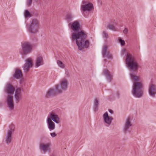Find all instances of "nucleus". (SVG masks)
Returning <instances> with one entry per match:
<instances>
[{"mask_svg":"<svg viewBox=\"0 0 156 156\" xmlns=\"http://www.w3.org/2000/svg\"><path fill=\"white\" fill-rule=\"evenodd\" d=\"M26 62L23 66V69L25 72L29 71L30 69L33 66V61L31 58H27L26 60Z\"/></svg>","mask_w":156,"mask_h":156,"instance_id":"obj_9","label":"nucleus"},{"mask_svg":"<svg viewBox=\"0 0 156 156\" xmlns=\"http://www.w3.org/2000/svg\"><path fill=\"white\" fill-rule=\"evenodd\" d=\"M12 140V135L10 134V132H9L7 133V136L5 138V142L7 144H9L11 142Z\"/></svg>","mask_w":156,"mask_h":156,"instance_id":"obj_26","label":"nucleus"},{"mask_svg":"<svg viewBox=\"0 0 156 156\" xmlns=\"http://www.w3.org/2000/svg\"><path fill=\"white\" fill-rule=\"evenodd\" d=\"M65 73L68 76H69V73L68 71H66Z\"/></svg>","mask_w":156,"mask_h":156,"instance_id":"obj_40","label":"nucleus"},{"mask_svg":"<svg viewBox=\"0 0 156 156\" xmlns=\"http://www.w3.org/2000/svg\"><path fill=\"white\" fill-rule=\"evenodd\" d=\"M107 27L111 30L114 31L116 30L113 24H108L107 26Z\"/></svg>","mask_w":156,"mask_h":156,"instance_id":"obj_28","label":"nucleus"},{"mask_svg":"<svg viewBox=\"0 0 156 156\" xmlns=\"http://www.w3.org/2000/svg\"><path fill=\"white\" fill-rule=\"evenodd\" d=\"M47 123L48 127L50 131L54 129L55 128V123L50 119H47Z\"/></svg>","mask_w":156,"mask_h":156,"instance_id":"obj_23","label":"nucleus"},{"mask_svg":"<svg viewBox=\"0 0 156 156\" xmlns=\"http://www.w3.org/2000/svg\"><path fill=\"white\" fill-rule=\"evenodd\" d=\"M51 144L50 143H48L46 144L43 143H41L40 144V148L43 151L46 152L50 149Z\"/></svg>","mask_w":156,"mask_h":156,"instance_id":"obj_19","label":"nucleus"},{"mask_svg":"<svg viewBox=\"0 0 156 156\" xmlns=\"http://www.w3.org/2000/svg\"><path fill=\"white\" fill-rule=\"evenodd\" d=\"M68 26L74 33L77 32L81 30L79 22L78 20H76L68 24Z\"/></svg>","mask_w":156,"mask_h":156,"instance_id":"obj_8","label":"nucleus"},{"mask_svg":"<svg viewBox=\"0 0 156 156\" xmlns=\"http://www.w3.org/2000/svg\"><path fill=\"white\" fill-rule=\"evenodd\" d=\"M62 91L59 89V87L58 85L55 86V89H54L50 88L47 92L45 97L47 98L54 97L56 96L58 94H61Z\"/></svg>","mask_w":156,"mask_h":156,"instance_id":"obj_6","label":"nucleus"},{"mask_svg":"<svg viewBox=\"0 0 156 156\" xmlns=\"http://www.w3.org/2000/svg\"><path fill=\"white\" fill-rule=\"evenodd\" d=\"M94 9L93 4L90 2L83 0L81 6V10L82 12H90Z\"/></svg>","mask_w":156,"mask_h":156,"instance_id":"obj_7","label":"nucleus"},{"mask_svg":"<svg viewBox=\"0 0 156 156\" xmlns=\"http://www.w3.org/2000/svg\"><path fill=\"white\" fill-rule=\"evenodd\" d=\"M14 88L13 86L10 83L7 84L5 89V91L9 95H12L13 94L14 91Z\"/></svg>","mask_w":156,"mask_h":156,"instance_id":"obj_14","label":"nucleus"},{"mask_svg":"<svg viewBox=\"0 0 156 156\" xmlns=\"http://www.w3.org/2000/svg\"><path fill=\"white\" fill-rule=\"evenodd\" d=\"M6 102L9 109L11 110H13L14 109L13 96L10 95H8L6 97Z\"/></svg>","mask_w":156,"mask_h":156,"instance_id":"obj_10","label":"nucleus"},{"mask_svg":"<svg viewBox=\"0 0 156 156\" xmlns=\"http://www.w3.org/2000/svg\"><path fill=\"white\" fill-rule=\"evenodd\" d=\"M14 127L13 125L12 124L9 126V129L8 130L7 133H8L9 132H10V134L12 135V133L14 131Z\"/></svg>","mask_w":156,"mask_h":156,"instance_id":"obj_27","label":"nucleus"},{"mask_svg":"<svg viewBox=\"0 0 156 156\" xmlns=\"http://www.w3.org/2000/svg\"><path fill=\"white\" fill-rule=\"evenodd\" d=\"M22 49L19 52L22 55H25L30 54L32 50V46L31 43L28 41H25L21 44Z\"/></svg>","mask_w":156,"mask_h":156,"instance_id":"obj_5","label":"nucleus"},{"mask_svg":"<svg viewBox=\"0 0 156 156\" xmlns=\"http://www.w3.org/2000/svg\"><path fill=\"white\" fill-rule=\"evenodd\" d=\"M104 75H105L107 80L109 82L112 81V76L110 74V72L107 69H105L103 71Z\"/></svg>","mask_w":156,"mask_h":156,"instance_id":"obj_20","label":"nucleus"},{"mask_svg":"<svg viewBox=\"0 0 156 156\" xmlns=\"http://www.w3.org/2000/svg\"><path fill=\"white\" fill-rule=\"evenodd\" d=\"M57 63L60 67L63 68H65V65L62 61L60 60H57Z\"/></svg>","mask_w":156,"mask_h":156,"instance_id":"obj_29","label":"nucleus"},{"mask_svg":"<svg viewBox=\"0 0 156 156\" xmlns=\"http://www.w3.org/2000/svg\"><path fill=\"white\" fill-rule=\"evenodd\" d=\"M108 47L106 45H105L102 49V55L103 57H106L107 58L111 59L112 55L110 54L109 52L107 51Z\"/></svg>","mask_w":156,"mask_h":156,"instance_id":"obj_17","label":"nucleus"},{"mask_svg":"<svg viewBox=\"0 0 156 156\" xmlns=\"http://www.w3.org/2000/svg\"><path fill=\"white\" fill-rule=\"evenodd\" d=\"M132 126L130 121V119L129 118H128L126 119V123L125 125L124 128L123 129V131L125 133L127 132H129V131L128 130L129 127Z\"/></svg>","mask_w":156,"mask_h":156,"instance_id":"obj_22","label":"nucleus"},{"mask_svg":"<svg viewBox=\"0 0 156 156\" xmlns=\"http://www.w3.org/2000/svg\"><path fill=\"white\" fill-rule=\"evenodd\" d=\"M32 2V0H27V5L28 6H30Z\"/></svg>","mask_w":156,"mask_h":156,"instance_id":"obj_33","label":"nucleus"},{"mask_svg":"<svg viewBox=\"0 0 156 156\" xmlns=\"http://www.w3.org/2000/svg\"><path fill=\"white\" fill-rule=\"evenodd\" d=\"M128 29L127 28H126L123 30V32L125 34H126L128 33Z\"/></svg>","mask_w":156,"mask_h":156,"instance_id":"obj_35","label":"nucleus"},{"mask_svg":"<svg viewBox=\"0 0 156 156\" xmlns=\"http://www.w3.org/2000/svg\"><path fill=\"white\" fill-rule=\"evenodd\" d=\"M68 82L66 80H62L60 82V85L59 86L58 85L59 87V89L62 91L63 90H66L68 88Z\"/></svg>","mask_w":156,"mask_h":156,"instance_id":"obj_16","label":"nucleus"},{"mask_svg":"<svg viewBox=\"0 0 156 156\" xmlns=\"http://www.w3.org/2000/svg\"><path fill=\"white\" fill-rule=\"evenodd\" d=\"M44 64V61L42 56H38L35 61V66L36 67H38L41 65Z\"/></svg>","mask_w":156,"mask_h":156,"instance_id":"obj_21","label":"nucleus"},{"mask_svg":"<svg viewBox=\"0 0 156 156\" xmlns=\"http://www.w3.org/2000/svg\"><path fill=\"white\" fill-rule=\"evenodd\" d=\"M126 51V49H124L122 50V55L124 54V53Z\"/></svg>","mask_w":156,"mask_h":156,"instance_id":"obj_39","label":"nucleus"},{"mask_svg":"<svg viewBox=\"0 0 156 156\" xmlns=\"http://www.w3.org/2000/svg\"><path fill=\"white\" fill-rule=\"evenodd\" d=\"M50 134L51 136L53 138L57 136V134L55 132H54L52 133H50Z\"/></svg>","mask_w":156,"mask_h":156,"instance_id":"obj_34","label":"nucleus"},{"mask_svg":"<svg viewBox=\"0 0 156 156\" xmlns=\"http://www.w3.org/2000/svg\"><path fill=\"white\" fill-rule=\"evenodd\" d=\"M47 119H50L57 123H58L59 122V118L58 115L53 112L49 113Z\"/></svg>","mask_w":156,"mask_h":156,"instance_id":"obj_11","label":"nucleus"},{"mask_svg":"<svg viewBox=\"0 0 156 156\" xmlns=\"http://www.w3.org/2000/svg\"><path fill=\"white\" fill-rule=\"evenodd\" d=\"M130 75L131 79L133 81L132 94L135 97L140 98L143 96V94L142 83L139 82L140 80L139 76L134 75L133 73L130 74Z\"/></svg>","mask_w":156,"mask_h":156,"instance_id":"obj_2","label":"nucleus"},{"mask_svg":"<svg viewBox=\"0 0 156 156\" xmlns=\"http://www.w3.org/2000/svg\"><path fill=\"white\" fill-rule=\"evenodd\" d=\"M103 119L105 122L109 125L111 124L112 120L113 119L112 117L109 116L107 112H106L103 114Z\"/></svg>","mask_w":156,"mask_h":156,"instance_id":"obj_15","label":"nucleus"},{"mask_svg":"<svg viewBox=\"0 0 156 156\" xmlns=\"http://www.w3.org/2000/svg\"><path fill=\"white\" fill-rule=\"evenodd\" d=\"M103 37L106 39H107L108 37V34L105 31H103Z\"/></svg>","mask_w":156,"mask_h":156,"instance_id":"obj_32","label":"nucleus"},{"mask_svg":"<svg viewBox=\"0 0 156 156\" xmlns=\"http://www.w3.org/2000/svg\"><path fill=\"white\" fill-rule=\"evenodd\" d=\"M73 17L74 16L72 13H69L66 15L65 19L68 22H69L73 20Z\"/></svg>","mask_w":156,"mask_h":156,"instance_id":"obj_25","label":"nucleus"},{"mask_svg":"<svg viewBox=\"0 0 156 156\" xmlns=\"http://www.w3.org/2000/svg\"><path fill=\"white\" fill-rule=\"evenodd\" d=\"M119 42L121 44V45L122 46H123L125 44V42L124 40H123L121 38H119Z\"/></svg>","mask_w":156,"mask_h":156,"instance_id":"obj_31","label":"nucleus"},{"mask_svg":"<svg viewBox=\"0 0 156 156\" xmlns=\"http://www.w3.org/2000/svg\"><path fill=\"white\" fill-rule=\"evenodd\" d=\"M40 23L37 19H33L30 25L27 27L28 32L31 34H35L37 33L39 28Z\"/></svg>","mask_w":156,"mask_h":156,"instance_id":"obj_4","label":"nucleus"},{"mask_svg":"<svg viewBox=\"0 0 156 156\" xmlns=\"http://www.w3.org/2000/svg\"><path fill=\"white\" fill-rule=\"evenodd\" d=\"M2 104L1 102H0V106H1L2 105Z\"/></svg>","mask_w":156,"mask_h":156,"instance_id":"obj_41","label":"nucleus"},{"mask_svg":"<svg viewBox=\"0 0 156 156\" xmlns=\"http://www.w3.org/2000/svg\"><path fill=\"white\" fill-rule=\"evenodd\" d=\"M106 60H106V59H104V61H106Z\"/></svg>","mask_w":156,"mask_h":156,"instance_id":"obj_42","label":"nucleus"},{"mask_svg":"<svg viewBox=\"0 0 156 156\" xmlns=\"http://www.w3.org/2000/svg\"><path fill=\"white\" fill-rule=\"evenodd\" d=\"M116 95L118 98H119L120 96V94L119 91H117L116 93Z\"/></svg>","mask_w":156,"mask_h":156,"instance_id":"obj_37","label":"nucleus"},{"mask_svg":"<svg viewBox=\"0 0 156 156\" xmlns=\"http://www.w3.org/2000/svg\"><path fill=\"white\" fill-rule=\"evenodd\" d=\"M125 62L128 68L131 71H137L139 68L137 62L135 61L134 57L130 54L127 53Z\"/></svg>","mask_w":156,"mask_h":156,"instance_id":"obj_3","label":"nucleus"},{"mask_svg":"<svg viewBox=\"0 0 156 156\" xmlns=\"http://www.w3.org/2000/svg\"><path fill=\"white\" fill-rule=\"evenodd\" d=\"M14 97L16 103H18L22 99L21 90L20 88L18 87L16 90Z\"/></svg>","mask_w":156,"mask_h":156,"instance_id":"obj_13","label":"nucleus"},{"mask_svg":"<svg viewBox=\"0 0 156 156\" xmlns=\"http://www.w3.org/2000/svg\"><path fill=\"white\" fill-rule=\"evenodd\" d=\"M87 37V33L83 30L77 32L73 33L71 36L72 41H76V44L80 50H81L84 48H87L89 47L90 42L88 40H86Z\"/></svg>","mask_w":156,"mask_h":156,"instance_id":"obj_1","label":"nucleus"},{"mask_svg":"<svg viewBox=\"0 0 156 156\" xmlns=\"http://www.w3.org/2000/svg\"><path fill=\"white\" fill-rule=\"evenodd\" d=\"M99 105V101L98 98H96L95 99L93 105V109L95 112H97L98 110V107Z\"/></svg>","mask_w":156,"mask_h":156,"instance_id":"obj_24","label":"nucleus"},{"mask_svg":"<svg viewBox=\"0 0 156 156\" xmlns=\"http://www.w3.org/2000/svg\"><path fill=\"white\" fill-rule=\"evenodd\" d=\"M23 75L22 72L18 68H16L15 69L14 73L13 75V77L14 78L19 79L23 77Z\"/></svg>","mask_w":156,"mask_h":156,"instance_id":"obj_18","label":"nucleus"},{"mask_svg":"<svg viewBox=\"0 0 156 156\" xmlns=\"http://www.w3.org/2000/svg\"><path fill=\"white\" fill-rule=\"evenodd\" d=\"M148 92L151 96L155 97L156 94V85L151 83L149 85Z\"/></svg>","mask_w":156,"mask_h":156,"instance_id":"obj_12","label":"nucleus"},{"mask_svg":"<svg viewBox=\"0 0 156 156\" xmlns=\"http://www.w3.org/2000/svg\"><path fill=\"white\" fill-rule=\"evenodd\" d=\"M109 112L111 114H112L113 113V111L111 109H109Z\"/></svg>","mask_w":156,"mask_h":156,"instance_id":"obj_38","label":"nucleus"},{"mask_svg":"<svg viewBox=\"0 0 156 156\" xmlns=\"http://www.w3.org/2000/svg\"><path fill=\"white\" fill-rule=\"evenodd\" d=\"M111 24H113L114 25H116L117 24V23L115 21V20L111 21Z\"/></svg>","mask_w":156,"mask_h":156,"instance_id":"obj_36","label":"nucleus"},{"mask_svg":"<svg viewBox=\"0 0 156 156\" xmlns=\"http://www.w3.org/2000/svg\"><path fill=\"white\" fill-rule=\"evenodd\" d=\"M24 15L26 17H30L31 16L28 9L25 11Z\"/></svg>","mask_w":156,"mask_h":156,"instance_id":"obj_30","label":"nucleus"}]
</instances>
